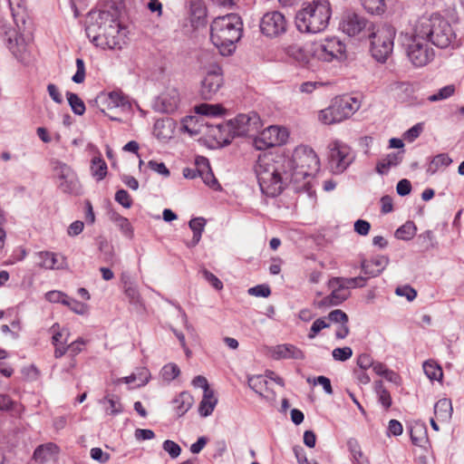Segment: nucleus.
Instances as JSON below:
<instances>
[{"mask_svg": "<svg viewBox=\"0 0 464 464\" xmlns=\"http://www.w3.org/2000/svg\"><path fill=\"white\" fill-rule=\"evenodd\" d=\"M260 190L267 197L280 195L293 182L291 161L284 155L264 154L254 167Z\"/></svg>", "mask_w": 464, "mask_h": 464, "instance_id": "f257e3e1", "label": "nucleus"}, {"mask_svg": "<svg viewBox=\"0 0 464 464\" xmlns=\"http://www.w3.org/2000/svg\"><path fill=\"white\" fill-rule=\"evenodd\" d=\"M85 31L90 41L104 50L121 49L124 44L125 32L119 17L107 10L90 13Z\"/></svg>", "mask_w": 464, "mask_h": 464, "instance_id": "f03ea898", "label": "nucleus"}, {"mask_svg": "<svg viewBox=\"0 0 464 464\" xmlns=\"http://www.w3.org/2000/svg\"><path fill=\"white\" fill-rule=\"evenodd\" d=\"M287 158L291 161L293 182L300 184L310 197L315 198L314 184L319 171V159L315 152L307 146H298Z\"/></svg>", "mask_w": 464, "mask_h": 464, "instance_id": "7ed1b4c3", "label": "nucleus"}, {"mask_svg": "<svg viewBox=\"0 0 464 464\" xmlns=\"http://www.w3.org/2000/svg\"><path fill=\"white\" fill-rule=\"evenodd\" d=\"M243 34V21L237 14L216 17L210 24V40L220 54L227 56L236 50Z\"/></svg>", "mask_w": 464, "mask_h": 464, "instance_id": "20e7f679", "label": "nucleus"}, {"mask_svg": "<svg viewBox=\"0 0 464 464\" xmlns=\"http://www.w3.org/2000/svg\"><path fill=\"white\" fill-rule=\"evenodd\" d=\"M415 32L439 48L458 46L457 34L451 24L438 13L421 15L415 24Z\"/></svg>", "mask_w": 464, "mask_h": 464, "instance_id": "39448f33", "label": "nucleus"}, {"mask_svg": "<svg viewBox=\"0 0 464 464\" xmlns=\"http://www.w3.org/2000/svg\"><path fill=\"white\" fill-rule=\"evenodd\" d=\"M262 126L259 115L251 111L246 114H238L226 123L212 127L210 132L219 142L227 145L236 136L255 135Z\"/></svg>", "mask_w": 464, "mask_h": 464, "instance_id": "423d86ee", "label": "nucleus"}, {"mask_svg": "<svg viewBox=\"0 0 464 464\" xmlns=\"http://www.w3.org/2000/svg\"><path fill=\"white\" fill-rule=\"evenodd\" d=\"M13 18L16 29L3 24L0 25V33L6 36L7 48L14 58L22 63H27L30 60V53L23 34L25 25V14L24 11L22 13H13Z\"/></svg>", "mask_w": 464, "mask_h": 464, "instance_id": "0eeeda50", "label": "nucleus"}, {"mask_svg": "<svg viewBox=\"0 0 464 464\" xmlns=\"http://www.w3.org/2000/svg\"><path fill=\"white\" fill-rule=\"evenodd\" d=\"M199 70L204 75L200 84V96L204 100H211L223 85L221 67L209 53H202L198 58Z\"/></svg>", "mask_w": 464, "mask_h": 464, "instance_id": "6e6552de", "label": "nucleus"}, {"mask_svg": "<svg viewBox=\"0 0 464 464\" xmlns=\"http://www.w3.org/2000/svg\"><path fill=\"white\" fill-rule=\"evenodd\" d=\"M361 103L355 97L349 95L336 96L331 101V104L321 110V120L325 124L341 122L350 118L360 109Z\"/></svg>", "mask_w": 464, "mask_h": 464, "instance_id": "1a4fd4ad", "label": "nucleus"}, {"mask_svg": "<svg viewBox=\"0 0 464 464\" xmlns=\"http://www.w3.org/2000/svg\"><path fill=\"white\" fill-rule=\"evenodd\" d=\"M395 28L390 24H383L372 29L367 34L371 39V53L372 57L381 63H384L393 50Z\"/></svg>", "mask_w": 464, "mask_h": 464, "instance_id": "9d476101", "label": "nucleus"}, {"mask_svg": "<svg viewBox=\"0 0 464 464\" xmlns=\"http://www.w3.org/2000/svg\"><path fill=\"white\" fill-rule=\"evenodd\" d=\"M355 154L344 142L334 140L327 146L326 168L332 174L343 173L354 161Z\"/></svg>", "mask_w": 464, "mask_h": 464, "instance_id": "9b49d317", "label": "nucleus"}, {"mask_svg": "<svg viewBox=\"0 0 464 464\" xmlns=\"http://www.w3.org/2000/svg\"><path fill=\"white\" fill-rule=\"evenodd\" d=\"M407 41L406 53L414 66L422 67L432 61L434 52L426 42L425 37L417 35L414 31L413 36L407 38Z\"/></svg>", "mask_w": 464, "mask_h": 464, "instance_id": "f8f14e48", "label": "nucleus"}, {"mask_svg": "<svg viewBox=\"0 0 464 464\" xmlns=\"http://www.w3.org/2000/svg\"><path fill=\"white\" fill-rule=\"evenodd\" d=\"M53 166L58 188L63 193L79 194L81 185L73 169L69 165L60 160L53 161Z\"/></svg>", "mask_w": 464, "mask_h": 464, "instance_id": "ddd939ff", "label": "nucleus"}, {"mask_svg": "<svg viewBox=\"0 0 464 464\" xmlns=\"http://www.w3.org/2000/svg\"><path fill=\"white\" fill-rule=\"evenodd\" d=\"M319 2L304 4L303 8L295 15V24L301 33L315 34L319 32V14H316Z\"/></svg>", "mask_w": 464, "mask_h": 464, "instance_id": "4468645a", "label": "nucleus"}, {"mask_svg": "<svg viewBox=\"0 0 464 464\" xmlns=\"http://www.w3.org/2000/svg\"><path fill=\"white\" fill-rule=\"evenodd\" d=\"M344 34L349 36L362 34L367 35L375 26L372 22L368 21L363 15L354 12L346 13L340 24Z\"/></svg>", "mask_w": 464, "mask_h": 464, "instance_id": "2eb2a0df", "label": "nucleus"}, {"mask_svg": "<svg viewBox=\"0 0 464 464\" xmlns=\"http://www.w3.org/2000/svg\"><path fill=\"white\" fill-rule=\"evenodd\" d=\"M288 133L285 129L278 126H269L255 137L253 144L258 150L279 146L287 140Z\"/></svg>", "mask_w": 464, "mask_h": 464, "instance_id": "dca6fc26", "label": "nucleus"}, {"mask_svg": "<svg viewBox=\"0 0 464 464\" xmlns=\"http://www.w3.org/2000/svg\"><path fill=\"white\" fill-rule=\"evenodd\" d=\"M287 22L283 14L278 11L266 13L260 21V31L266 37L274 38L285 34Z\"/></svg>", "mask_w": 464, "mask_h": 464, "instance_id": "f3484780", "label": "nucleus"}, {"mask_svg": "<svg viewBox=\"0 0 464 464\" xmlns=\"http://www.w3.org/2000/svg\"><path fill=\"white\" fill-rule=\"evenodd\" d=\"M327 287L330 294L321 299V305H339L347 300L351 295V292L346 290L336 277H333L328 281Z\"/></svg>", "mask_w": 464, "mask_h": 464, "instance_id": "a211bd4d", "label": "nucleus"}, {"mask_svg": "<svg viewBox=\"0 0 464 464\" xmlns=\"http://www.w3.org/2000/svg\"><path fill=\"white\" fill-rule=\"evenodd\" d=\"M179 93L175 88H169L157 97L153 108L162 113L174 112L179 104Z\"/></svg>", "mask_w": 464, "mask_h": 464, "instance_id": "6ab92c4d", "label": "nucleus"}, {"mask_svg": "<svg viewBox=\"0 0 464 464\" xmlns=\"http://www.w3.org/2000/svg\"><path fill=\"white\" fill-rule=\"evenodd\" d=\"M345 51V46L336 37L325 39V44H321V61L331 62L334 59H341Z\"/></svg>", "mask_w": 464, "mask_h": 464, "instance_id": "aec40b11", "label": "nucleus"}, {"mask_svg": "<svg viewBox=\"0 0 464 464\" xmlns=\"http://www.w3.org/2000/svg\"><path fill=\"white\" fill-rule=\"evenodd\" d=\"M39 266L45 269H66L68 267L66 257L61 254L41 251L37 254Z\"/></svg>", "mask_w": 464, "mask_h": 464, "instance_id": "412c9836", "label": "nucleus"}, {"mask_svg": "<svg viewBox=\"0 0 464 464\" xmlns=\"http://www.w3.org/2000/svg\"><path fill=\"white\" fill-rule=\"evenodd\" d=\"M389 258L385 256H377L371 260L362 259L361 269L368 277L378 276L388 266Z\"/></svg>", "mask_w": 464, "mask_h": 464, "instance_id": "4be33fe9", "label": "nucleus"}, {"mask_svg": "<svg viewBox=\"0 0 464 464\" xmlns=\"http://www.w3.org/2000/svg\"><path fill=\"white\" fill-rule=\"evenodd\" d=\"M98 99H101L102 102L107 103L108 110L113 108H121V110L125 111L130 108V103L128 98L119 91L111 92L106 96H99Z\"/></svg>", "mask_w": 464, "mask_h": 464, "instance_id": "5701e85b", "label": "nucleus"}, {"mask_svg": "<svg viewBox=\"0 0 464 464\" xmlns=\"http://www.w3.org/2000/svg\"><path fill=\"white\" fill-rule=\"evenodd\" d=\"M172 403L176 414L181 417L192 407L194 398L189 392H182L173 399Z\"/></svg>", "mask_w": 464, "mask_h": 464, "instance_id": "b1692460", "label": "nucleus"}, {"mask_svg": "<svg viewBox=\"0 0 464 464\" xmlns=\"http://www.w3.org/2000/svg\"><path fill=\"white\" fill-rule=\"evenodd\" d=\"M275 359H301L303 353L293 344L285 343L276 346L273 350Z\"/></svg>", "mask_w": 464, "mask_h": 464, "instance_id": "393cba45", "label": "nucleus"}, {"mask_svg": "<svg viewBox=\"0 0 464 464\" xmlns=\"http://www.w3.org/2000/svg\"><path fill=\"white\" fill-rule=\"evenodd\" d=\"M403 158V151L392 152L386 155L385 158L380 160L376 164V171L383 175L390 168L399 165Z\"/></svg>", "mask_w": 464, "mask_h": 464, "instance_id": "a878e982", "label": "nucleus"}, {"mask_svg": "<svg viewBox=\"0 0 464 464\" xmlns=\"http://www.w3.org/2000/svg\"><path fill=\"white\" fill-rule=\"evenodd\" d=\"M57 446L53 443H47L38 446L34 452V459L39 463L49 461L57 454Z\"/></svg>", "mask_w": 464, "mask_h": 464, "instance_id": "bb28decb", "label": "nucleus"}, {"mask_svg": "<svg viewBox=\"0 0 464 464\" xmlns=\"http://www.w3.org/2000/svg\"><path fill=\"white\" fill-rule=\"evenodd\" d=\"M217 404L218 399L215 396L214 391H205V392H203V397L198 406V412L200 416H209L213 412Z\"/></svg>", "mask_w": 464, "mask_h": 464, "instance_id": "cd10ccee", "label": "nucleus"}, {"mask_svg": "<svg viewBox=\"0 0 464 464\" xmlns=\"http://www.w3.org/2000/svg\"><path fill=\"white\" fill-rule=\"evenodd\" d=\"M452 411V403L450 399H440L434 405V413L440 421H449L451 419Z\"/></svg>", "mask_w": 464, "mask_h": 464, "instance_id": "c85d7f7f", "label": "nucleus"}, {"mask_svg": "<svg viewBox=\"0 0 464 464\" xmlns=\"http://www.w3.org/2000/svg\"><path fill=\"white\" fill-rule=\"evenodd\" d=\"M204 125L200 123L198 116H187L181 121V130L189 134V136H197L202 132Z\"/></svg>", "mask_w": 464, "mask_h": 464, "instance_id": "c756f323", "label": "nucleus"}, {"mask_svg": "<svg viewBox=\"0 0 464 464\" xmlns=\"http://www.w3.org/2000/svg\"><path fill=\"white\" fill-rule=\"evenodd\" d=\"M451 162L452 160L447 153H440L430 159L426 172L428 175H434L441 167H448Z\"/></svg>", "mask_w": 464, "mask_h": 464, "instance_id": "7c9ffc66", "label": "nucleus"}, {"mask_svg": "<svg viewBox=\"0 0 464 464\" xmlns=\"http://www.w3.org/2000/svg\"><path fill=\"white\" fill-rule=\"evenodd\" d=\"M205 225H206V221L203 218H192L189 221L188 226H189L190 229L193 231V237H192L191 241L187 243V246L188 247H193L198 244V242L200 241Z\"/></svg>", "mask_w": 464, "mask_h": 464, "instance_id": "2f4dec72", "label": "nucleus"}, {"mask_svg": "<svg viewBox=\"0 0 464 464\" xmlns=\"http://www.w3.org/2000/svg\"><path fill=\"white\" fill-rule=\"evenodd\" d=\"M308 280L312 284H316L319 281V274L316 271L317 260L315 255L305 256L303 263Z\"/></svg>", "mask_w": 464, "mask_h": 464, "instance_id": "473e14b6", "label": "nucleus"}, {"mask_svg": "<svg viewBox=\"0 0 464 464\" xmlns=\"http://www.w3.org/2000/svg\"><path fill=\"white\" fill-rule=\"evenodd\" d=\"M410 436L411 442L416 446H422L427 440V430L424 424L416 422L410 429Z\"/></svg>", "mask_w": 464, "mask_h": 464, "instance_id": "72a5a7b5", "label": "nucleus"}, {"mask_svg": "<svg viewBox=\"0 0 464 464\" xmlns=\"http://www.w3.org/2000/svg\"><path fill=\"white\" fill-rule=\"evenodd\" d=\"M110 218L121 229L124 236L128 237H132L133 230L130 221L126 218L121 216L117 212H111Z\"/></svg>", "mask_w": 464, "mask_h": 464, "instance_id": "f704fd0d", "label": "nucleus"}, {"mask_svg": "<svg viewBox=\"0 0 464 464\" xmlns=\"http://www.w3.org/2000/svg\"><path fill=\"white\" fill-rule=\"evenodd\" d=\"M417 227L412 221H407L395 231V237L401 240H411L416 234Z\"/></svg>", "mask_w": 464, "mask_h": 464, "instance_id": "c9c22d12", "label": "nucleus"}, {"mask_svg": "<svg viewBox=\"0 0 464 464\" xmlns=\"http://www.w3.org/2000/svg\"><path fill=\"white\" fill-rule=\"evenodd\" d=\"M171 127L169 120H158L154 124V134L160 140L169 139L171 136Z\"/></svg>", "mask_w": 464, "mask_h": 464, "instance_id": "e433bc0d", "label": "nucleus"}, {"mask_svg": "<svg viewBox=\"0 0 464 464\" xmlns=\"http://www.w3.org/2000/svg\"><path fill=\"white\" fill-rule=\"evenodd\" d=\"M91 170L92 176L98 180H102L107 174V164L101 157H94L92 160Z\"/></svg>", "mask_w": 464, "mask_h": 464, "instance_id": "4c0bfd02", "label": "nucleus"}, {"mask_svg": "<svg viewBox=\"0 0 464 464\" xmlns=\"http://www.w3.org/2000/svg\"><path fill=\"white\" fill-rule=\"evenodd\" d=\"M102 9L100 11H108L111 15L119 17L121 10L124 8L123 0H101Z\"/></svg>", "mask_w": 464, "mask_h": 464, "instance_id": "58836bf2", "label": "nucleus"}, {"mask_svg": "<svg viewBox=\"0 0 464 464\" xmlns=\"http://www.w3.org/2000/svg\"><path fill=\"white\" fill-rule=\"evenodd\" d=\"M66 96L72 111L77 115H82L86 110L83 101L73 92H67Z\"/></svg>", "mask_w": 464, "mask_h": 464, "instance_id": "ea45409f", "label": "nucleus"}, {"mask_svg": "<svg viewBox=\"0 0 464 464\" xmlns=\"http://www.w3.org/2000/svg\"><path fill=\"white\" fill-rule=\"evenodd\" d=\"M455 90H456L455 85H453V84L446 85L443 88L440 89L437 92L430 95L428 97V101L430 102H435L446 100L454 94Z\"/></svg>", "mask_w": 464, "mask_h": 464, "instance_id": "a19ab883", "label": "nucleus"}, {"mask_svg": "<svg viewBox=\"0 0 464 464\" xmlns=\"http://www.w3.org/2000/svg\"><path fill=\"white\" fill-rule=\"evenodd\" d=\"M342 285L350 292L352 288L363 287L366 285L367 279L363 276L356 277H337Z\"/></svg>", "mask_w": 464, "mask_h": 464, "instance_id": "79ce46f5", "label": "nucleus"}, {"mask_svg": "<svg viewBox=\"0 0 464 464\" xmlns=\"http://www.w3.org/2000/svg\"><path fill=\"white\" fill-rule=\"evenodd\" d=\"M423 371L430 380L440 381L443 376L442 369L433 362H425Z\"/></svg>", "mask_w": 464, "mask_h": 464, "instance_id": "37998d69", "label": "nucleus"}, {"mask_svg": "<svg viewBox=\"0 0 464 464\" xmlns=\"http://www.w3.org/2000/svg\"><path fill=\"white\" fill-rule=\"evenodd\" d=\"M375 391L379 397V401L382 405L388 409L392 405V397L388 390L384 387L383 382L379 381L375 384Z\"/></svg>", "mask_w": 464, "mask_h": 464, "instance_id": "c03bdc74", "label": "nucleus"}, {"mask_svg": "<svg viewBox=\"0 0 464 464\" xmlns=\"http://www.w3.org/2000/svg\"><path fill=\"white\" fill-rule=\"evenodd\" d=\"M50 331L53 333L52 337V343L53 345H57L59 343L61 344H66L68 341V335L69 333L67 330L63 329L60 331V326L58 324H54L51 328Z\"/></svg>", "mask_w": 464, "mask_h": 464, "instance_id": "a18cd8bd", "label": "nucleus"}, {"mask_svg": "<svg viewBox=\"0 0 464 464\" xmlns=\"http://www.w3.org/2000/svg\"><path fill=\"white\" fill-rule=\"evenodd\" d=\"M102 402H107L109 406L106 408V411L110 415H117L122 412L123 408L118 397L105 396Z\"/></svg>", "mask_w": 464, "mask_h": 464, "instance_id": "49530a36", "label": "nucleus"}, {"mask_svg": "<svg viewBox=\"0 0 464 464\" xmlns=\"http://www.w3.org/2000/svg\"><path fill=\"white\" fill-rule=\"evenodd\" d=\"M195 111L198 114L202 116H216L219 115L222 111L220 105H211L203 103L195 107Z\"/></svg>", "mask_w": 464, "mask_h": 464, "instance_id": "de8ad7c7", "label": "nucleus"}, {"mask_svg": "<svg viewBox=\"0 0 464 464\" xmlns=\"http://www.w3.org/2000/svg\"><path fill=\"white\" fill-rule=\"evenodd\" d=\"M248 386L260 396L263 395V387L267 383L266 380L261 376H252L248 378Z\"/></svg>", "mask_w": 464, "mask_h": 464, "instance_id": "09e8293b", "label": "nucleus"}, {"mask_svg": "<svg viewBox=\"0 0 464 464\" xmlns=\"http://www.w3.org/2000/svg\"><path fill=\"white\" fill-rule=\"evenodd\" d=\"M180 373L179 368L175 363H168L161 370V376L166 381H172Z\"/></svg>", "mask_w": 464, "mask_h": 464, "instance_id": "8fccbe9b", "label": "nucleus"}, {"mask_svg": "<svg viewBox=\"0 0 464 464\" xmlns=\"http://www.w3.org/2000/svg\"><path fill=\"white\" fill-rule=\"evenodd\" d=\"M418 241L423 250L428 251L434 247V236L432 231L426 230L418 237Z\"/></svg>", "mask_w": 464, "mask_h": 464, "instance_id": "3c124183", "label": "nucleus"}, {"mask_svg": "<svg viewBox=\"0 0 464 464\" xmlns=\"http://www.w3.org/2000/svg\"><path fill=\"white\" fill-rule=\"evenodd\" d=\"M332 355L335 361L345 362L353 356V350L349 346L338 347L333 350Z\"/></svg>", "mask_w": 464, "mask_h": 464, "instance_id": "603ef678", "label": "nucleus"}, {"mask_svg": "<svg viewBox=\"0 0 464 464\" xmlns=\"http://www.w3.org/2000/svg\"><path fill=\"white\" fill-rule=\"evenodd\" d=\"M327 320L335 324L348 323L349 321L348 315L340 309H335L330 312L327 316Z\"/></svg>", "mask_w": 464, "mask_h": 464, "instance_id": "864d4df0", "label": "nucleus"}, {"mask_svg": "<svg viewBox=\"0 0 464 464\" xmlns=\"http://www.w3.org/2000/svg\"><path fill=\"white\" fill-rule=\"evenodd\" d=\"M163 450L167 451L172 459H176L180 455L181 448L173 440H167L163 442Z\"/></svg>", "mask_w": 464, "mask_h": 464, "instance_id": "5fc2aeb1", "label": "nucleus"}, {"mask_svg": "<svg viewBox=\"0 0 464 464\" xmlns=\"http://www.w3.org/2000/svg\"><path fill=\"white\" fill-rule=\"evenodd\" d=\"M395 294L399 296H404L408 301H413L417 296V291L411 285L398 286L395 290Z\"/></svg>", "mask_w": 464, "mask_h": 464, "instance_id": "6e6d98bb", "label": "nucleus"}, {"mask_svg": "<svg viewBox=\"0 0 464 464\" xmlns=\"http://www.w3.org/2000/svg\"><path fill=\"white\" fill-rule=\"evenodd\" d=\"M64 305L70 307L74 313L78 314H83L87 310V305L83 303H81L73 298H71L67 295V300H65Z\"/></svg>", "mask_w": 464, "mask_h": 464, "instance_id": "4d7b16f0", "label": "nucleus"}, {"mask_svg": "<svg viewBox=\"0 0 464 464\" xmlns=\"http://www.w3.org/2000/svg\"><path fill=\"white\" fill-rule=\"evenodd\" d=\"M364 8L373 14L383 10V0H361Z\"/></svg>", "mask_w": 464, "mask_h": 464, "instance_id": "13d9d810", "label": "nucleus"}, {"mask_svg": "<svg viewBox=\"0 0 464 464\" xmlns=\"http://www.w3.org/2000/svg\"><path fill=\"white\" fill-rule=\"evenodd\" d=\"M115 200L125 208H130L132 206V199L125 189H119L116 192Z\"/></svg>", "mask_w": 464, "mask_h": 464, "instance_id": "bf43d9fd", "label": "nucleus"}, {"mask_svg": "<svg viewBox=\"0 0 464 464\" xmlns=\"http://www.w3.org/2000/svg\"><path fill=\"white\" fill-rule=\"evenodd\" d=\"M198 176L201 177V179H203L204 183L206 185H208V187L214 188V189H218L219 188V184L217 180V179L215 178L211 169H208V170H204L203 173L199 174Z\"/></svg>", "mask_w": 464, "mask_h": 464, "instance_id": "052dcab7", "label": "nucleus"}, {"mask_svg": "<svg viewBox=\"0 0 464 464\" xmlns=\"http://www.w3.org/2000/svg\"><path fill=\"white\" fill-rule=\"evenodd\" d=\"M76 68H77V71H76L75 74L72 76V80L75 83H82L85 78V66H84V62L82 59H81V58L76 59Z\"/></svg>", "mask_w": 464, "mask_h": 464, "instance_id": "680f3d73", "label": "nucleus"}, {"mask_svg": "<svg viewBox=\"0 0 464 464\" xmlns=\"http://www.w3.org/2000/svg\"><path fill=\"white\" fill-rule=\"evenodd\" d=\"M45 298L51 303H62L64 304L65 300H67V295L61 291L53 290L45 294Z\"/></svg>", "mask_w": 464, "mask_h": 464, "instance_id": "e2e57ef3", "label": "nucleus"}, {"mask_svg": "<svg viewBox=\"0 0 464 464\" xmlns=\"http://www.w3.org/2000/svg\"><path fill=\"white\" fill-rule=\"evenodd\" d=\"M248 293L251 295L260 296V297H267L270 295L271 291L269 286L265 285H258L256 286L251 287L248 289Z\"/></svg>", "mask_w": 464, "mask_h": 464, "instance_id": "0e129e2a", "label": "nucleus"}, {"mask_svg": "<svg viewBox=\"0 0 464 464\" xmlns=\"http://www.w3.org/2000/svg\"><path fill=\"white\" fill-rule=\"evenodd\" d=\"M204 278L217 290L223 288L222 282L211 272L204 269L202 271Z\"/></svg>", "mask_w": 464, "mask_h": 464, "instance_id": "69168bd1", "label": "nucleus"}, {"mask_svg": "<svg viewBox=\"0 0 464 464\" xmlns=\"http://www.w3.org/2000/svg\"><path fill=\"white\" fill-rule=\"evenodd\" d=\"M371 225L368 221L358 219L354 223V231L360 236H366L369 234Z\"/></svg>", "mask_w": 464, "mask_h": 464, "instance_id": "338daca9", "label": "nucleus"}, {"mask_svg": "<svg viewBox=\"0 0 464 464\" xmlns=\"http://www.w3.org/2000/svg\"><path fill=\"white\" fill-rule=\"evenodd\" d=\"M293 450L298 464H317L315 460L309 459L305 456L302 448L295 447Z\"/></svg>", "mask_w": 464, "mask_h": 464, "instance_id": "774afa93", "label": "nucleus"}]
</instances>
